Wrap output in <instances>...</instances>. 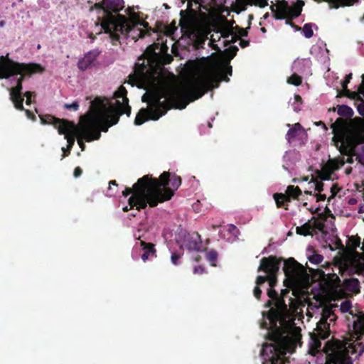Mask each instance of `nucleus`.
<instances>
[{
  "label": "nucleus",
  "instance_id": "nucleus-56",
  "mask_svg": "<svg viewBox=\"0 0 364 364\" xmlns=\"http://www.w3.org/2000/svg\"><path fill=\"white\" fill-rule=\"evenodd\" d=\"M173 29H176V26H175V23H173Z\"/></svg>",
  "mask_w": 364,
  "mask_h": 364
},
{
  "label": "nucleus",
  "instance_id": "nucleus-15",
  "mask_svg": "<svg viewBox=\"0 0 364 364\" xmlns=\"http://www.w3.org/2000/svg\"><path fill=\"white\" fill-rule=\"evenodd\" d=\"M301 193V191L298 187L289 186L286 191V194L276 193L274 198L276 201L277 207H283L284 203L289 201L290 198H296Z\"/></svg>",
  "mask_w": 364,
  "mask_h": 364
},
{
  "label": "nucleus",
  "instance_id": "nucleus-11",
  "mask_svg": "<svg viewBox=\"0 0 364 364\" xmlns=\"http://www.w3.org/2000/svg\"><path fill=\"white\" fill-rule=\"evenodd\" d=\"M280 259H277L275 257H264L261 260L260 265L258 271H264L267 276H259L256 281L257 287L254 289V295L256 298L259 299L261 294V290L258 286L268 281L270 287L274 286L276 283V274L279 269Z\"/></svg>",
  "mask_w": 364,
  "mask_h": 364
},
{
  "label": "nucleus",
  "instance_id": "nucleus-2",
  "mask_svg": "<svg viewBox=\"0 0 364 364\" xmlns=\"http://www.w3.org/2000/svg\"><path fill=\"white\" fill-rule=\"evenodd\" d=\"M267 294L271 300L267 307H271L261 326L267 330L269 343L262 347V364H291L285 358L287 353H291L300 343L301 329L295 326V317L303 312L305 304L297 298H289L288 304L277 293L268 289Z\"/></svg>",
  "mask_w": 364,
  "mask_h": 364
},
{
  "label": "nucleus",
  "instance_id": "nucleus-10",
  "mask_svg": "<svg viewBox=\"0 0 364 364\" xmlns=\"http://www.w3.org/2000/svg\"><path fill=\"white\" fill-rule=\"evenodd\" d=\"M284 272L291 287H306L309 283V275L304 267L292 258L284 262Z\"/></svg>",
  "mask_w": 364,
  "mask_h": 364
},
{
  "label": "nucleus",
  "instance_id": "nucleus-39",
  "mask_svg": "<svg viewBox=\"0 0 364 364\" xmlns=\"http://www.w3.org/2000/svg\"><path fill=\"white\" fill-rule=\"evenodd\" d=\"M348 83H346V81H344L343 83H342V87H343V90L344 91V93L345 95H348L350 92V91L347 89V85Z\"/></svg>",
  "mask_w": 364,
  "mask_h": 364
},
{
  "label": "nucleus",
  "instance_id": "nucleus-29",
  "mask_svg": "<svg viewBox=\"0 0 364 364\" xmlns=\"http://www.w3.org/2000/svg\"><path fill=\"white\" fill-rule=\"evenodd\" d=\"M323 259V257L318 254L313 253L311 255H309V259L313 264H320Z\"/></svg>",
  "mask_w": 364,
  "mask_h": 364
},
{
  "label": "nucleus",
  "instance_id": "nucleus-17",
  "mask_svg": "<svg viewBox=\"0 0 364 364\" xmlns=\"http://www.w3.org/2000/svg\"><path fill=\"white\" fill-rule=\"evenodd\" d=\"M328 348V350L327 352L330 355V357L328 360L326 359V364H353L351 359L343 357L338 358L335 355L336 351L338 352V350H339L338 346L329 343Z\"/></svg>",
  "mask_w": 364,
  "mask_h": 364
},
{
  "label": "nucleus",
  "instance_id": "nucleus-30",
  "mask_svg": "<svg viewBox=\"0 0 364 364\" xmlns=\"http://www.w3.org/2000/svg\"><path fill=\"white\" fill-rule=\"evenodd\" d=\"M351 112V109L346 105L339 106L338 107V114L341 116L350 115Z\"/></svg>",
  "mask_w": 364,
  "mask_h": 364
},
{
  "label": "nucleus",
  "instance_id": "nucleus-46",
  "mask_svg": "<svg viewBox=\"0 0 364 364\" xmlns=\"http://www.w3.org/2000/svg\"><path fill=\"white\" fill-rule=\"evenodd\" d=\"M351 78H352V74L351 73H350L348 75H346V80H345V81H346V83H349L350 80H351Z\"/></svg>",
  "mask_w": 364,
  "mask_h": 364
},
{
  "label": "nucleus",
  "instance_id": "nucleus-27",
  "mask_svg": "<svg viewBox=\"0 0 364 364\" xmlns=\"http://www.w3.org/2000/svg\"><path fill=\"white\" fill-rule=\"evenodd\" d=\"M287 82L294 85H299L301 83V78L296 73L287 79Z\"/></svg>",
  "mask_w": 364,
  "mask_h": 364
},
{
  "label": "nucleus",
  "instance_id": "nucleus-5",
  "mask_svg": "<svg viewBox=\"0 0 364 364\" xmlns=\"http://www.w3.org/2000/svg\"><path fill=\"white\" fill-rule=\"evenodd\" d=\"M124 0H102L95 4L99 11L101 28L109 33L112 41L131 38L136 41L146 33L147 23L143 21L134 8L126 10L127 16L119 14L124 8Z\"/></svg>",
  "mask_w": 364,
  "mask_h": 364
},
{
  "label": "nucleus",
  "instance_id": "nucleus-18",
  "mask_svg": "<svg viewBox=\"0 0 364 364\" xmlns=\"http://www.w3.org/2000/svg\"><path fill=\"white\" fill-rule=\"evenodd\" d=\"M99 55L97 50H91L87 53L83 58L78 62V68L82 70H85L92 66Z\"/></svg>",
  "mask_w": 364,
  "mask_h": 364
},
{
  "label": "nucleus",
  "instance_id": "nucleus-41",
  "mask_svg": "<svg viewBox=\"0 0 364 364\" xmlns=\"http://www.w3.org/2000/svg\"><path fill=\"white\" fill-rule=\"evenodd\" d=\"M82 173V170L80 167H77L75 168V171H74V176L75 177H79Z\"/></svg>",
  "mask_w": 364,
  "mask_h": 364
},
{
  "label": "nucleus",
  "instance_id": "nucleus-45",
  "mask_svg": "<svg viewBox=\"0 0 364 364\" xmlns=\"http://www.w3.org/2000/svg\"><path fill=\"white\" fill-rule=\"evenodd\" d=\"M230 49L232 50V55H231V58H233L235 55V54H236V52L237 50V48L233 47V48H231Z\"/></svg>",
  "mask_w": 364,
  "mask_h": 364
},
{
  "label": "nucleus",
  "instance_id": "nucleus-44",
  "mask_svg": "<svg viewBox=\"0 0 364 364\" xmlns=\"http://www.w3.org/2000/svg\"><path fill=\"white\" fill-rule=\"evenodd\" d=\"M192 2H194L196 4L200 5L203 2V0H190V6H191Z\"/></svg>",
  "mask_w": 364,
  "mask_h": 364
},
{
  "label": "nucleus",
  "instance_id": "nucleus-42",
  "mask_svg": "<svg viewBox=\"0 0 364 364\" xmlns=\"http://www.w3.org/2000/svg\"><path fill=\"white\" fill-rule=\"evenodd\" d=\"M240 45L241 47L245 48L249 45V42L245 40H240Z\"/></svg>",
  "mask_w": 364,
  "mask_h": 364
},
{
  "label": "nucleus",
  "instance_id": "nucleus-16",
  "mask_svg": "<svg viewBox=\"0 0 364 364\" xmlns=\"http://www.w3.org/2000/svg\"><path fill=\"white\" fill-rule=\"evenodd\" d=\"M343 162L336 159H330L322 168L321 172L319 173V177L321 180H328L333 171L343 166Z\"/></svg>",
  "mask_w": 364,
  "mask_h": 364
},
{
  "label": "nucleus",
  "instance_id": "nucleus-14",
  "mask_svg": "<svg viewBox=\"0 0 364 364\" xmlns=\"http://www.w3.org/2000/svg\"><path fill=\"white\" fill-rule=\"evenodd\" d=\"M301 6L300 2H298L297 4L289 6L286 1H282L277 6L275 16L278 19L297 17L301 13Z\"/></svg>",
  "mask_w": 364,
  "mask_h": 364
},
{
  "label": "nucleus",
  "instance_id": "nucleus-48",
  "mask_svg": "<svg viewBox=\"0 0 364 364\" xmlns=\"http://www.w3.org/2000/svg\"><path fill=\"white\" fill-rule=\"evenodd\" d=\"M180 1V3L181 4H183L186 1V0H179ZM188 8H191V6H190V0H188Z\"/></svg>",
  "mask_w": 364,
  "mask_h": 364
},
{
  "label": "nucleus",
  "instance_id": "nucleus-33",
  "mask_svg": "<svg viewBox=\"0 0 364 364\" xmlns=\"http://www.w3.org/2000/svg\"><path fill=\"white\" fill-rule=\"evenodd\" d=\"M78 103L77 102H73L71 104H66L65 105V107L66 109H73L74 110H77L78 109Z\"/></svg>",
  "mask_w": 364,
  "mask_h": 364
},
{
  "label": "nucleus",
  "instance_id": "nucleus-6",
  "mask_svg": "<svg viewBox=\"0 0 364 364\" xmlns=\"http://www.w3.org/2000/svg\"><path fill=\"white\" fill-rule=\"evenodd\" d=\"M168 173H162L159 178H152L147 175L139 178L133 188H127L123 195L127 196L132 193L129 198L130 208L136 207V209L145 208L148 205L155 207L159 203L168 200L172 193L165 188L167 183Z\"/></svg>",
  "mask_w": 364,
  "mask_h": 364
},
{
  "label": "nucleus",
  "instance_id": "nucleus-49",
  "mask_svg": "<svg viewBox=\"0 0 364 364\" xmlns=\"http://www.w3.org/2000/svg\"><path fill=\"white\" fill-rule=\"evenodd\" d=\"M26 114H27V117H28V118H31V116L32 115L31 112L29 110H26Z\"/></svg>",
  "mask_w": 364,
  "mask_h": 364
},
{
  "label": "nucleus",
  "instance_id": "nucleus-51",
  "mask_svg": "<svg viewBox=\"0 0 364 364\" xmlns=\"http://www.w3.org/2000/svg\"><path fill=\"white\" fill-rule=\"evenodd\" d=\"M336 188V186L334 185H333L331 187V191L333 193L332 195L335 194L336 191H334V188Z\"/></svg>",
  "mask_w": 364,
  "mask_h": 364
},
{
  "label": "nucleus",
  "instance_id": "nucleus-23",
  "mask_svg": "<svg viewBox=\"0 0 364 364\" xmlns=\"http://www.w3.org/2000/svg\"><path fill=\"white\" fill-rule=\"evenodd\" d=\"M140 244L144 250L141 255V259L144 262H146L151 257H155L154 250L151 244H146L144 242H140Z\"/></svg>",
  "mask_w": 364,
  "mask_h": 364
},
{
  "label": "nucleus",
  "instance_id": "nucleus-4",
  "mask_svg": "<svg viewBox=\"0 0 364 364\" xmlns=\"http://www.w3.org/2000/svg\"><path fill=\"white\" fill-rule=\"evenodd\" d=\"M333 308H339L343 314H348L346 318L349 322H352V328H350V337L341 342L338 340H331L328 341L324 346V352L326 354V359L328 360L330 355L328 353V344L333 343L338 346L339 350L336 351V356L343 357L351 359L348 356V353L361 355L364 351V345L360 342L362 336L364 335V313L358 311L352 305L349 300L342 301L340 305L335 306H325L322 309L321 318L317 323L316 328L311 333V341L310 353L314 355L321 346L318 338L325 339L330 333V323L333 322L336 317L334 314Z\"/></svg>",
  "mask_w": 364,
  "mask_h": 364
},
{
  "label": "nucleus",
  "instance_id": "nucleus-52",
  "mask_svg": "<svg viewBox=\"0 0 364 364\" xmlns=\"http://www.w3.org/2000/svg\"><path fill=\"white\" fill-rule=\"evenodd\" d=\"M306 311H307V315H308L309 317H311V316H312V314H311V313L310 312V310L309 309V307L307 308Z\"/></svg>",
  "mask_w": 364,
  "mask_h": 364
},
{
  "label": "nucleus",
  "instance_id": "nucleus-31",
  "mask_svg": "<svg viewBox=\"0 0 364 364\" xmlns=\"http://www.w3.org/2000/svg\"><path fill=\"white\" fill-rule=\"evenodd\" d=\"M217 254L214 251H210L206 254L208 260L210 262L213 266H215V262L217 259Z\"/></svg>",
  "mask_w": 364,
  "mask_h": 364
},
{
  "label": "nucleus",
  "instance_id": "nucleus-8",
  "mask_svg": "<svg viewBox=\"0 0 364 364\" xmlns=\"http://www.w3.org/2000/svg\"><path fill=\"white\" fill-rule=\"evenodd\" d=\"M333 131L335 145L341 150L345 148L346 152L353 151L356 144L364 142V122L363 121L353 124L348 129L342 127L339 130L333 124Z\"/></svg>",
  "mask_w": 364,
  "mask_h": 364
},
{
  "label": "nucleus",
  "instance_id": "nucleus-34",
  "mask_svg": "<svg viewBox=\"0 0 364 364\" xmlns=\"http://www.w3.org/2000/svg\"><path fill=\"white\" fill-rule=\"evenodd\" d=\"M83 139H85V136H78L77 140V144H78L79 146L81 148L82 151H83L85 149V144L83 142Z\"/></svg>",
  "mask_w": 364,
  "mask_h": 364
},
{
  "label": "nucleus",
  "instance_id": "nucleus-13",
  "mask_svg": "<svg viewBox=\"0 0 364 364\" xmlns=\"http://www.w3.org/2000/svg\"><path fill=\"white\" fill-rule=\"evenodd\" d=\"M332 286L345 295L355 294L360 291L359 282L355 278L344 279L341 282L340 278L334 274L332 277Z\"/></svg>",
  "mask_w": 364,
  "mask_h": 364
},
{
  "label": "nucleus",
  "instance_id": "nucleus-43",
  "mask_svg": "<svg viewBox=\"0 0 364 364\" xmlns=\"http://www.w3.org/2000/svg\"><path fill=\"white\" fill-rule=\"evenodd\" d=\"M247 35V31H245V29H241L240 31H239V36H245Z\"/></svg>",
  "mask_w": 364,
  "mask_h": 364
},
{
  "label": "nucleus",
  "instance_id": "nucleus-50",
  "mask_svg": "<svg viewBox=\"0 0 364 364\" xmlns=\"http://www.w3.org/2000/svg\"><path fill=\"white\" fill-rule=\"evenodd\" d=\"M6 23L4 21H0V28H3L5 26Z\"/></svg>",
  "mask_w": 364,
  "mask_h": 364
},
{
  "label": "nucleus",
  "instance_id": "nucleus-55",
  "mask_svg": "<svg viewBox=\"0 0 364 364\" xmlns=\"http://www.w3.org/2000/svg\"><path fill=\"white\" fill-rule=\"evenodd\" d=\"M65 150H66V149H65V148H64V147H63V148H62V151H63V152H65Z\"/></svg>",
  "mask_w": 364,
  "mask_h": 364
},
{
  "label": "nucleus",
  "instance_id": "nucleus-47",
  "mask_svg": "<svg viewBox=\"0 0 364 364\" xmlns=\"http://www.w3.org/2000/svg\"><path fill=\"white\" fill-rule=\"evenodd\" d=\"M318 200H324L325 198H326V196L325 195H321V194H319L318 196Z\"/></svg>",
  "mask_w": 364,
  "mask_h": 364
},
{
  "label": "nucleus",
  "instance_id": "nucleus-36",
  "mask_svg": "<svg viewBox=\"0 0 364 364\" xmlns=\"http://www.w3.org/2000/svg\"><path fill=\"white\" fill-rule=\"evenodd\" d=\"M228 230L235 235H236L238 233V230L233 225H228Z\"/></svg>",
  "mask_w": 364,
  "mask_h": 364
},
{
  "label": "nucleus",
  "instance_id": "nucleus-25",
  "mask_svg": "<svg viewBox=\"0 0 364 364\" xmlns=\"http://www.w3.org/2000/svg\"><path fill=\"white\" fill-rule=\"evenodd\" d=\"M164 173L165 172H164L163 173ZM166 173H168V176H170L169 173H168V172H166ZM169 183L171 184V186L172 188L177 189L181 186V178L178 177V176H173L171 180H169V177H168L167 183L165 185V188L168 189L172 193V195H171V196H172L173 195V192L171 188L168 187V185Z\"/></svg>",
  "mask_w": 364,
  "mask_h": 364
},
{
  "label": "nucleus",
  "instance_id": "nucleus-20",
  "mask_svg": "<svg viewBox=\"0 0 364 364\" xmlns=\"http://www.w3.org/2000/svg\"><path fill=\"white\" fill-rule=\"evenodd\" d=\"M349 263L352 269L364 276V257L360 256L358 253H355L349 260Z\"/></svg>",
  "mask_w": 364,
  "mask_h": 364
},
{
  "label": "nucleus",
  "instance_id": "nucleus-19",
  "mask_svg": "<svg viewBox=\"0 0 364 364\" xmlns=\"http://www.w3.org/2000/svg\"><path fill=\"white\" fill-rule=\"evenodd\" d=\"M311 62L309 59H297L293 63L292 71L294 73L309 74Z\"/></svg>",
  "mask_w": 364,
  "mask_h": 364
},
{
  "label": "nucleus",
  "instance_id": "nucleus-37",
  "mask_svg": "<svg viewBox=\"0 0 364 364\" xmlns=\"http://www.w3.org/2000/svg\"><path fill=\"white\" fill-rule=\"evenodd\" d=\"M33 95V93L31 92H26L25 93V97H26V105H30L31 102V97Z\"/></svg>",
  "mask_w": 364,
  "mask_h": 364
},
{
  "label": "nucleus",
  "instance_id": "nucleus-24",
  "mask_svg": "<svg viewBox=\"0 0 364 364\" xmlns=\"http://www.w3.org/2000/svg\"><path fill=\"white\" fill-rule=\"evenodd\" d=\"M308 188L305 191L306 193L311 194L313 191L321 193L323 191V183L321 182L313 180L308 183Z\"/></svg>",
  "mask_w": 364,
  "mask_h": 364
},
{
  "label": "nucleus",
  "instance_id": "nucleus-54",
  "mask_svg": "<svg viewBox=\"0 0 364 364\" xmlns=\"http://www.w3.org/2000/svg\"><path fill=\"white\" fill-rule=\"evenodd\" d=\"M110 184L115 185L116 183H115V181H113L109 182V185H110Z\"/></svg>",
  "mask_w": 364,
  "mask_h": 364
},
{
  "label": "nucleus",
  "instance_id": "nucleus-9",
  "mask_svg": "<svg viewBox=\"0 0 364 364\" xmlns=\"http://www.w3.org/2000/svg\"><path fill=\"white\" fill-rule=\"evenodd\" d=\"M180 26L183 35L194 42L197 47L200 46L207 38L205 26L195 17H182Z\"/></svg>",
  "mask_w": 364,
  "mask_h": 364
},
{
  "label": "nucleus",
  "instance_id": "nucleus-12",
  "mask_svg": "<svg viewBox=\"0 0 364 364\" xmlns=\"http://www.w3.org/2000/svg\"><path fill=\"white\" fill-rule=\"evenodd\" d=\"M316 230L324 233H333L334 226L332 223V218H319L314 222H308L296 228V232L299 235L306 236L313 235Z\"/></svg>",
  "mask_w": 364,
  "mask_h": 364
},
{
  "label": "nucleus",
  "instance_id": "nucleus-7",
  "mask_svg": "<svg viewBox=\"0 0 364 364\" xmlns=\"http://www.w3.org/2000/svg\"><path fill=\"white\" fill-rule=\"evenodd\" d=\"M43 68L38 65H26L16 63L10 59L1 57L0 60V79H9L14 75H19L17 80V85L10 90V98L16 109H23V98L21 96V82L24 75L42 72Z\"/></svg>",
  "mask_w": 364,
  "mask_h": 364
},
{
  "label": "nucleus",
  "instance_id": "nucleus-40",
  "mask_svg": "<svg viewBox=\"0 0 364 364\" xmlns=\"http://www.w3.org/2000/svg\"><path fill=\"white\" fill-rule=\"evenodd\" d=\"M194 274H203L204 272V269L202 267H196L193 269Z\"/></svg>",
  "mask_w": 364,
  "mask_h": 364
},
{
  "label": "nucleus",
  "instance_id": "nucleus-35",
  "mask_svg": "<svg viewBox=\"0 0 364 364\" xmlns=\"http://www.w3.org/2000/svg\"><path fill=\"white\" fill-rule=\"evenodd\" d=\"M181 258V255L176 254V253H173L172 255H171V262L174 264V265H176L178 264V260Z\"/></svg>",
  "mask_w": 364,
  "mask_h": 364
},
{
  "label": "nucleus",
  "instance_id": "nucleus-1",
  "mask_svg": "<svg viewBox=\"0 0 364 364\" xmlns=\"http://www.w3.org/2000/svg\"><path fill=\"white\" fill-rule=\"evenodd\" d=\"M145 55L146 61L137 63L133 75L129 76V83L144 88L146 92L142 101L146 102L147 108H142L138 112L135 125H141L149 119L157 120L164 115L171 107L180 109L200 97L218 83L228 81L227 71L232 74L231 67L226 66L219 57L203 58L198 60L189 61L186 68V75L183 81L178 85L164 80L158 70V65L154 63L157 54L152 46L147 48Z\"/></svg>",
  "mask_w": 364,
  "mask_h": 364
},
{
  "label": "nucleus",
  "instance_id": "nucleus-3",
  "mask_svg": "<svg viewBox=\"0 0 364 364\" xmlns=\"http://www.w3.org/2000/svg\"><path fill=\"white\" fill-rule=\"evenodd\" d=\"M126 95V89L121 86L112 100L96 99L92 102L89 112L80 117L78 124L51 116L41 118V121L43 124H53L60 134L65 135L70 151L78 136H85L87 141L97 140L100 137V131L107 132L109 127L117 123L119 115L129 116L131 107Z\"/></svg>",
  "mask_w": 364,
  "mask_h": 364
},
{
  "label": "nucleus",
  "instance_id": "nucleus-32",
  "mask_svg": "<svg viewBox=\"0 0 364 364\" xmlns=\"http://www.w3.org/2000/svg\"><path fill=\"white\" fill-rule=\"evenodd\" d=\"M294 100H295V102L293 104V108H294V111L297 112V111L300 110V105L301 103V97L299 95H296L294 96Z\"/></svg>",
  "mask_w": 364,
  "mask_h": 364
},
{
  "label": "nucleus",
  "instance_id": "nucleus-26",
  "mask_svg": "<svg viewBox=\"0 0 364 364\" xmlns=\"http://www.w3.org/2000/svg\"><path fill=\"white\" fill-rule=\"evenodd\" d=\"M242 4V8L241 10H245L247 5H259L261 7H264L266 4L265 0H241Z\"/></svg>",
  "mask_w": 364,
  "mask_h": 364
},
{
  "label": "nucleus",
  "instance_id": "nucleus-38",
  "mask_svg": "<svg viewBox=\"0 0 364 364\" xmlns=\"http://www.w3.org/2000/svg\"><path fill=\"white\" fill-rule=\"evenodd\" d=\"M363 82L358 88V92L364 97V75H362Z\"/></svg>",
  "mask_w": 364,
  "mask_h": 364
},
{
  "label": "nucleus",
  "instance_id": "nucleus-21",
  "mask_svg": "<svg viewBox=\"0 0 364 364\" xmlns=\"http://www.w3.org/2000/svg\"><path fill=\"white\" fill-rule=\"evenodd\" d=\"M200 237L198 233L189 235L187 241L183 245L190 250L199 251L200 250Z\"/></svg>",
  "mask_w": 364,
  "mask_h": 364
},
{
  "label": "nucleus",
  "instance_id": "nucleus-53",
  "mask_svg": "<svg viewBox=\"0 0 364 364\" xmlns=\"http://www.w3.org/2000/svg\"><path fill=\"white\" fill-rule=\"evenodd\" d=\"M124 211H127L129 210L128 207L126 206L123 208Z\"/></svg>",
  "mask_w": 364,
  "mask_h": 364
},
{
  "label": "nucleus",
  "instance_id": "nucleus-28",
  "mask_svg": "<svg viewBox=\"0 0 364 364\" xmlns=\"http://www.w3.org/2000/svg\"><path fill=\"white\" fill-rule=\"evenodd\" d=\"M302 31L304 36L308 38H311L314 34L312 25L309 23L305 24L303 27Z\"/></svg>",
  "mask_w": 364,
  "mask_h": 364
},
{
  "label": "nucleus",
  "instance_id": "nucleus-22",
  "mask_svg": "<svg viewBox=\"0 0 364 364\" xmlns=\"http://www.w3.org/2000/svg\"><path fill=\"white\" fill-rule=\"evenodd\" d=\"M304 130L299 123L294 124L287 132L286 138L289 142L296 136L304 134Z\"/></svg>",
  "mask_w": 364,
  "mask_h": 364
}]
</instances>
